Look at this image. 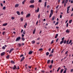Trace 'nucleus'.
I'll return each instance as SVG.
<instances>
[{
    "mask_svg": "<svg viewBox=\"0 0 73 73\" xmlns=\"http://www.w3.org/2000/svg\"><path fill=\"white\" fill-rule=\"evenodd\" d=\"M23 56L24 55L23 54H21L20 56V57H23L22 58L21 60L20 61L21 62H22V61H23V60H24V59H25V57H24Z\"/></svg>",
    "mask_w": 73,
    "mask_h": 73,
    "instance_id": "f257e3e1",
    "label": "nucleus"
},
{
    "mask_svg": "<svg viewBox=\"0 0 73 73\" xmlns=\"http://www.w3.org/2000/svg\"><path fill=\"white\" fill-rule=\"evenodd\" d=\"M68 1L67 2H66V0H64L62 1V3L64 4V5H66V3H68Z\"/></svg>",
    "mask_w": 73,
    "mask_h": 73,
    "instance_id": "f03ea898",
    "label": "nucleus"
},
{
    "mask_svg": "<svg viewBox=\"0 0 73 73\" xmlns=\"http://www.w3.org/2000/svg\"><path fill=\"white\" fill-rule=\"evenodd\" d=\"M29 2L31 3H34L35 1L34 0H32L30 1Z\"/></svg>",
    "mask_w": 73,
    "mask_h": 73,
    "instance_id": "7ed1b4c3",
    "label": "nucleus"
},
{
    "mask_svg": "<svg viewBox=\"0 0 73 73\" xmlns=\"http://www.w3.org/2000/svg\"><path fill=\"white\" fill-rule=\"evenodd\" d=\"M24 45V43H23L22 44H20V43L19 44V46H20L21 45Z\"/></svg>",
    "mask_w": 73,
    "mask_h": 73,
    "instance_id": "20e7f679",
    "label": "nucleus"
},
{
    "mask_svg": "<svg viewBox=\"0 0 73 73\" xmlns=\"http://www.w3.org/2000/svg\"><path fill=\"white\" fill-rule=\"evenodd\" d=\"M39 9L38 7V8L37 10H35V11L36 13L37 12H38L39 11Z\"/></svg>",
    "mask_w": 73,
    "mask_h": 73,
    "instance_id": "39448f33",
    "label": "nucleus"
},
{
    "mask_svg": "<svg viewBox=\"0 0 73 73\" xmlns=\"http://www.w3.org/2000/svg\"><path fill=\"white\" fill-rule=\"evenodd\" d=\"M5 54V52H3L1 54V56H3V55H4Z\"/></svg>",
    "mask_w": 73,
    "mask_h": 73,
    "instance_id": "423d86ee",
    "label": "nucleus"
},
{
    "mask_svg": "<svg viewBox=\"0 0 73 73\" xmlns=\"http://www.w3.org/2000/svg\"><path fill=\"white\" fill-rule=\"evenodd\" d=\"M31 15L30 14H28L26 16V17L28 18V17H29Z\"/></svg>",
    "mask_w": 73,
    "mask_h": 73,
    "instance_id": "0eeeda50",
    "label": "nucleus"
},
{
    "mask_svg": "<svg viewBox=\"0 0 73 73\" xmlns=\"http://www.w3.org/2000/svg\"><path fill=\"white\" fill-rule=\"evenodd\" d=\"M13 70L15 69H16V66L14 65V67H13L12 68Z\"/></svg>",
    "mask_w": 73,
    "mask_h": 73,
    "instance_id": "6e6552de",
    "label": "nucleus"
},
{
    "mask_svg": "<svg viewBox=\"0 0 73 73\" xmlns=\"http://www.w3.org/2000/svg\"><path fill=\"white\" fill-rule=\"evenodd\" d=\"M30 8H34V6L33 5H31L29 7Z\"/></svg>",
    "mask_w": 73,
    "mask_h": 73,
    "instance_id": "1a4fd4ad",
    "label": "nucleus"
},
{
    "mask_svg": "<svg viewBox=\"0 0 73 73\" xmlns=\"http://www.w3.org/2000/svg\"><path fill=\"white\" fill-rule=\"evenodd\" d=\"M70 32V31H69L68 29H67L66 31V32L67 33H69Z\"/></svg>",
    "mask_w": 73,
    "mask_h": 73,
    "instance_id": "9d476101",
    "label": "nucleus"
},
{
    "mask_svg": "<svg viewBox=\"0 0 73 73\" xmlns=\"http://www.w3.org/2000/svg\"><path fill=\"white\" fill-rule=\"evenodd\" d=\"M33 52V51H30V52H29L28 54H31Z\"/></svg>",
    "mask_w": 73,
    "mask_h": 73,
    "instance_id": "9b49d317",
    "label": "nucleus"
},
{
    "mask_svg": "<svg viewBox=\"0 0 73 73\" xmlns=\"http://www.w3.org/2000/svg\"><path fill=\"white\" fill-rule=\"evenodd\" d=\"M70 6H69L67 8V11H69L70 10Z\"/></svg>",
    "mask_w": 73,
    "mask_h": 73,
    "instance_id": "f8f14e48",
    "label": "nucleus"
},
{
    "mask_svg": "<svg viewBox=\"0 0 73 73\" xmlns=\"http://www.w3.org/2000/svg\"><path fill=\"white\" fill-rule=\"evenodd\" d=\"M7 23H4V24H3L2 25V26H6V25H7Z\"/></svg>",
    "mask_w": 73,
    "mask_h": 73,
    "instance_id": "ddd939ff",
    "label": "nucleus"
},
{
    "mask_svg": "<svg viewBox=\"0 0 73 73\" xmlns=\"http://www.w3.org/2000/svg\"><path fill=\"white\" fill-rule=\"evenodd\" d=\"M27 26V23H25V25H24V27L25 28H26V26Z\"/></svg>",
    "mask_w": 73,
    "mask_h": 73,
    "instance_id": "4468645a",
    "label": "nucleus"
},
{
    "mask_svg": "<svg viewBox=\"0 0 73 73\" xmlns=\"http://www.w3.org/2000/svg\"><path fill=\"white\" fill-rule=\"evenodd\" d=\"M54 49L53 48L51 51V53H53L54 52Z\"/></svg>",
    "mask_w": 73,
    "mask_h": 73,
    "instance_id": "2eb2a0df",
    "label": "nucleus"
},
{
    "mask_svg": "<svg viewBox=\"0 0 73 73\" xmlns=\"http://www.w3.org/2000/svg\"><path fill=\"white\" fill-rule=\"evenodd\" d=\"M20 19L21 21H23V20H24L23 19V17H21L20 18Z\"/></svg>",
    "mask_w": 73,
    "mask_h": 73,
    "instance_id": "dca6fc26",
    "label": "nucleus"
},
{
    "mask_svg": "<svg viewBox=\"0 0 73 73\" xmlns=\"http://www.w3.org/2000/svg\"><path fill=\"white\" fill-rule=\"evenodd\" d=\"M61 69V68L60 67H58V69L57 70V72H58V71H59V70L60 69Z\"/></svg>",
    "mask_w": 73,
    "mask_h": 73,
    "instance_id": "f3484780",
    "label": "nucleus"
},
{
    "mask_svg": "<svg viewBox=\"0 0 73 73\" xmlns=\"http://www.w3.org/2000/svg\"><path fill=\"white\" fill-rule=\"evenodd\" d=\"M49 54V52H47L46 53V56H48V55Z\"/></svg>",
    "mask_w": 73,
    "mask_h": 73,
    "instance_id": "a211bd4d",
    "label": "nucleus"
},
{
    "mask_svg": "<svg viewBox=\"0 0 73 73\" xmlns=\"http://www.w3.org/2000/svg\"><path fill=\"white\" fill-rule=\"evenodd\" d=\"M46 4H47V2H45V3H44V7H46Z\"/></svg>",
    "mask_w": 73,
    "mask_h": 73,
    "instance_id": "6ab92c4d",
    "label": "nucleus"
},
{
    "mask_svg": "<svg viewBox=\"0 0 73 73\" xmlns=\"http://www.w3.org/2000/svg\"><path fill=\"white\" fill-rule=\"evenodd\" d=\"M50 60H48L47 61V64H49L50 62Z\"/></svg>",
    "mask_w": 73,
    "mask_h": 73,
    "instance_id": "aec40b11",
    "label": "nucleus"
},
{
    "mask_svg": "<svg viewBox=\"0 0 73 73\" xmlns=\"http://www.w3.org/2000/svg\"><path fill=\"white\" fill-rule=\"evenodd\" d=\"M26 1V0H24V1H23L22 3L23 4H24V3H25V2Z\"/></svg>",
    "mask_w": 73,
    "mask_h": 73,
    "instance_id": "412c9836",
    "label": "nucleus"
},
{
    "mask_svg": "<svg viewBox=\"0 0 73 73\" xmlns=\"http://www.w3.org/2000/svg\"><path fill=\"white\" fill-rule=\"evenodd\" d=\"M66 42H67L65 40H64V42L63 41V42L64 44H65Z\"/></svg>",
    "mask_w": 73,
    "mask_h": 73,
    "instance_id": "4be33fe9",
    "label": "nucleus"
},
{
    "mask_svg": "<svg viewBox=\"0 0 73 73\" xmlns=\"http://www.w3.org/2000/svg\"><path fill=\"white\" fill-rule=\"evenodd\" d=\"M19 6V4H17L15 6V7L16 8V7H17Z\"/></svg>",
    "mask_w": 73,
    "mask_h": 73,
    "instance_id": "5701e85b",
    "label": "nucleus"
},
{
    "mask_svg": "<svg viewBox=\"0 0 73 73\" xmlns=\"http://www.w3.org/2000/svg\"><path fill=\"white\" fill-rule=\"evenodd\" d=\"M53 56V55L52 54H50L49 55V57H51V56Z\"/></svg>",
    "mask_w": 73,
    "mask_h": 73,
    "instance_id": "b1692460",
    "label": "nucleus"
},
{
    "mask_svg": "<svg viewBox=\"0 0 73 73\" xmlns=\"http://www.w3.org/2000/svg\"><path fill=\"white\" fill-rule=\"evenodd\" d=\"M22 39L23 41H24V40H25V38L23 37H22Z\"/></svg>",
    "mask_w": 73,
    "mask_h": 73,
    "instance_id": "393cba45",
    "label": "nucleus"
},
{
    "mask_svg": "<svg viewBox=\"0 0 73 73\" xmlns=\"http://www.w3.org/2000/svg\"><path fill=\"white\" fill-rule=\"evenodd\" d=\"M54 42V40H52V42H51L50 44H51L52 43H53Z\"/></svg>",
    "mask_w": 73,
    "mask_h": 73,
    "instance_id": "a878e982",
    "label": "nucleus"
},
{
    "mask_svg": "<svg viewBox=\"0 0 73 73\" xmlns=\"http://www.w3.org/2000/svg\"><path fill=\"white\" fill-rule=\"evenodd\" d=\"M11 62L12 64H14L15 63V62H14L13 60L11 61Z\"/></svg>",
    "mask_w": 73,
    "mask_h": 73,
    "instance_id": "bb28decb",
    "label": "nucleus"
},
{
    "mask_svg": "<svg viewBox=\"0 0 73 73\" xmlns=\"http://www.w3.org/2000/svg\"><path fill=\"white\" fill-rule=\"evenodd\" d=\"M52 14H52V13H50V16H49V17L50 18L51 17V16L52 15Z\"/></svg>",
    "mask_w": 73,
    "mask_h": 73,
    "instance_id": "cd10ccee",
    "label": "nucleus"
},
{
    "mask_svg": "<svg viewBox=\"0 0 73 73\" xmlns=\"http://www.w3.org/2000/svg\"><path fill=\"white\" fill-rule=\"evenodd\" d=\"M36 29H35L34 31L33 32V34H34L35 33V31H36Z\"/></svg>",
    "mask_w": 73,
    "mask_h": 73,
    "instance_id": "c85d7f7f",
    "label": "nucleus"
},
{
    "mask_svg": "<svg viewBox=\"0 0 73 73\" xmlns=\"http://www.w3.org/2000/svg\"><path fill=\"white\" fill-rule=\"evenodd\" d=\"M63 70H64L63 69H61L60 71V73H62V72H63Z\"/></svg>",
    "mask_w": 73,
    "mask_h": 73,
    "instance_id": "c756f323",
    "label": "nucleus"
},
{
    "mask_svg": "<svg viewBox=\"0 0 73 73\" xmlns=\"http://www.w3.org/2000/svg\"><path fill=\"white\" fill-rule=\"evenodd\" d=\"M72 21V20H70L69 21V23L70 24L71 23Z\"/></svg>",
    "mask_w": 73,
    "mask_h": 73,
    "instance_id": "7c9ffc66",
    "label": "nucleus"
},
{
    "mask_svg": "<svg viewBox=\"0 0 73 73\" xmlns=\"http://www.w3.org/2000/svg\"><path fill=\"white\" fill-rule=\"evenodd\" d=\"M58 36V34H56L55 36V38H56Z\"/></svg>",
    "mask_w": 73,
    "mask_h": 73,
    "instance_id": "2f4dec72",
    "label": "nucleus"
},
{
    "mask_svg": "<svg viewBox=\"0 0 73 73\" xmlns=\"http://www.w3.org/2000/svg\"><path fill=\"white\" fill-rule=\"evenodd\" d=\"M51 13H50L53 14V11H52V10H51V12H50Z\"/></svg>",
    "mask_w": 73,
    "mask_h": 73,
    "instance_id": "473e14b6",
    "label": "nucleus"
},
{
    "mask_svg": "<svg viewBox=\"0 0 73 73\" xmlns=\"http://www.w3.org/2000/svg\"><path fill=\"white\" fill-rule=\"evenodd\" d=\"M59 22L58 21L56 23V24H55V25H58V24Z\"/></svg>",
    "mask_w": 73,
    "mask_h": 73,
    "instance_id": "72a5a7b5",
    "label": "nucleus"
},
{
    "mask_svg": "<svg viewBox=\"0 0 73 73\" xmlns=\"http://www.w3.org/2000/svg\"><path fill=\"white\" fill-rule=\"evenodd\" d=\"M64 42V41L63 40H62L61 42H60V44H62L63 43V42Z\"/></svg>",
    "mask_w": 73,
    "mask_h": 73,
    "instance_id": "f704fd0d",
    "label": "nucleus"
},
{
    "mask_svg": "<svg viewBox=\"0 0 73 73\" xmlns=\"http://www.w3.org/2000/svg\"><path fill=\"white\" fill-rule=\"evenodd\" d=\"M52 65H50L49 66L50 68V69H51V68H52Z\"/></svg>",
    "mask_w": 73,
    "mask_h": 73,
    "instance_id": "c9c22d12",
    "label": "nucleus"
},
{
    "mask_svg": "<svg viewBox=\"0 0 73 73\" xmlns=\"http://www.w3.org/2000/svg\"><path fill=\"white\" fill-rule=\"evenodd\" d=\"M38 21L36 23V25H38Z\"/></svg>",
    "mask_w": 73,
    "mask_h": 73,
    "instance_id": "e433bc0d",
    "label": "nucleus"
},
{
    "mask_svg": "<svg viewBox=\"0 0 73 73\" xmlns=\"http://www.w3.org/2000/svg\"><path fill=\"white\" fill-rule=\"evenodd\" d=\"M11 18L12 20H14V19H15V17H11Z\"/></svg>",
    "mask_w": 73,
    "mask_h": 73,
    "instance_id": "4c0bfd02",
    "label": "nucleus"
},
{
    "mask_svg": "<svg viewBox=\"0 0 73 73\" xmlns=\"http://www.w3.org/2000/svg\"><path fill=\"white\" fill-rule=\"evenodd\" d=\"M32 43H33V44H34L35 43V41H34V40H33L32 41Z\"/></svg>",
    "mask_w": 73,
    "mask_h": 73,
    "instance_id": "58836bf2",
    "label": "nucleus"
},
{
    "mask_svg": "<svg viewBox=\"0 0 73 73\" xmlns=\"http://www.w3.org/2000/svg\"><path fill=\"white\" fill-rule=\"evenodd\" d=\"M9 55H8L6 56V58H9Z\"/></svg>",
    "mask_w": 73,
    "mask_h": 73,
    "instance_id": "ea45409f",
    "label": "nucleus"
},
{
    "mask_svg": "<svg viewBox=\"0 0 73 73\" xmlns=\"http://www.w3.org/2000/svg\"><path fill=\"white\" fill-rule=\"evenodd\" d=\"M5 47L4 46H3L2 47V49H5Z\"/></svg>",
    "mask_w": 73,
    "mask_h": 73,
    "instance_id": "a19ab883",
    "label": "nucleus"
},
{
    "mask_svg": "<svg viewBox=\"0 0 73 73\" xmlns=\"http://www.w3.org/2000/svg\"><path fill=\"white\" fill-rule=\"evenodd\" d=\"M16 41H19V37H18L17 38Z\"/></svg>",
    "mask_w": 73,
    "mask_h": 73,
    "instance_id": "79ce46f5",
    "label": "nucleus"
},
{
    "mask_svg": "<svg viewBox=\"0 0 73 73\" xmlns=\"http://www.w3.org/2000/svg\"><path fill=\"white\" fill-rule=\"evenodd\" d=\"M43 49V48H41L39 49V51H41V50H42Z\"/></svg>",
    "mask_w": 73,
    "mask_h": 73,
    "instance_id": "37998d69",
    "label": "nucleus"
},
{
    "mask_svg": "<svg viewBox=\"0 0 73 73\" xmlns=\"http://www.w3.org/2000/svg\"><path fill=\"white\" fill-rule=\"evenodd\" d=\"M53 62H54V60H51V64H53Z\"/></svg>",
    "mask_w": 73,
    "mask_h": 73,
    "instance_id": "c03bdc74",
    "label": "nucleus"
},
{
    "mask_svg": "<svg viewBox=\"0 0 73 73\" xmlns=\"http://www.w3.org/2000/svg\"><path fill=\"white\" fill-rule=\"evenodd\" d=\"M64 37L62 38L61 39L62 40H63V41H64Z\"/></svg>",
    "mask_w": 73,
    "mask_h": 73,
    "instance_id": "a18cd8bd",
    "label": "nucleus"
},
{
    "mask_svg": "<svg viewBox=\"0 0 73 73\" xmlns=\"http://www.w3.org/2000/svg\"><path fill=\"white\" fill-rule=\"evenodd\" d=\"M69 24L68 23H67L66 24V27H67L68 26Z\"/></svg>",
    "mask_w": 73,
    "mask_h": 73,
    "instance_id": "49530a36",
    "label": "nucleus"
},
{
    "mask_svg": "<svg viewBox=\"0 0 73 73\" xmlns=\"http://www.w3.org/2000/svg\"><path fill=\"white\" fill-rule=\"evenodd\" d=\"M54 19H55V17H53L52 18V20H54Z\"/></svg>",
    "mask_w": 73,
    "mask_h": 73,
    "instance_id": "de8ad7c7",
    "label": "nucleus"
},
{
    "mask_svg": "<svg viewBox=\"0 0 73 73\" xmlns=\"http://www.w3.org/2000/svg\"><path fill=\"white\" fill-rule=\"evenodd\" d=\"M21 13L22 15H23L24 14V12H21Z\"/></svg>",
    "mask_w": 73,
    "mask_h": 73,
    "instance_id": "09e8293b",
    "label": "nucleus"
},
{
    "mask_svg": "<svg viewBox=\"0 0 73 73\" xmlns=\"http://www.w3.org/2000/svg\"><path fill=\"white\" fill-rule=\"evenodd\" d=\"M22 37H23L24 36V35L23 34H22Z\"/></svg>",
    "mask_w": 73,
    "mask_h": 73,
    "instance_id": "8fccbe9b",
    "label": "nucleus"
},
{
    "mask_svg": "<svg viewBox=\"0 0 73 73\" xmlns=\"http://www.w3.org/2000/svg\"><path fill=\"white\" fill-rule=\"evenodd\" d=\"M50 51L51 50V48L50 47L49 49H48Z\"/></svg>",
    "mask_w": 73,
    "mask_h": 73,
    "instance_id": "3c124183",
    "label": "nucleus"
},
{
    "mask_svg": "<svg viewBox=\"0 0 73 73\" xmlns=\"http://www.w3.org/2000/svg\"><path fill=\"white\" fill-rule=\"evenodd\" d=\"M23 33L24 34H25V31H24Z\"/></svg>",
    "mask_w": 73,
    "mask_h": 73,
    "instance_id": "603ef678",
    "label": "nucleus"
},
{
    "mask_svg": "<svg viewBox=\"0 0 73 73\" xmlns=\"http://www.w3.org/2000/svg\"><path fill=\"white\" fill-rule=\"evenodd\" d=\"M66 70H65L64 71L63 73H66Z\"/></svg>",
    "mask_w": 73,
    "mask_h": 73,
    "instance_id": "864d4df0",
    "label": "nucleus"
},
{
    "mask_svg": "<svg viewBox=\"0 0 73 73\" xmlns=\"http://www.w3.org/2000/svg\"><path fill=\"white\" fill-rule=\"evenodd\" d=\"M38 16V18L39 19L40 18V14H39V15Z\"/></svg>",
    "mask_w": 73,
    "mask_h": 73,
    "instance_id": "5fc2aeb1",
    "label": "nucleus"
},
{
    "mask_svg": "<svg viewBox=\"0 0 73 73\" xmlns=\"http://www.w3.org/2000/svg\"><path fill=\"white\" fill-rule=\"evenodd\" d=\"M69 39L66 42L67 43L66 44H68V43L69 42Z\"/></svg>",
    "mask_w": 73,
    "mask_h": 73,
    "instance_id": "6e6d98bb",
    "label": "nucleus"
},
{
    "mask_svg": "<svg viewBox=\"0 0 73 73\" xmlns=\"http://www.w3.org/2000/svg\"><path fill=\"white\" fill-rule=\"evenodd\" d=\"M5 34V32H3V33H2V35H4V34Z\"/></svg>",
    "mask_w": 73,
    "mask_h": 73,
    "instance_id": "4d7b16f0",
    "label": "nucleus"
},
{
    "mask_svg": "<svg viewBox=\"0 0 73 73\" xmlns=\"http://www.w3.org/2000/svg\"><path fill=\"white\" fill-rule=\"evenodd\" d=\"M68 52V51H66V53H65V54H67Z\"/></svg>",
    "mask_w": 73,
    "mask_h": 73,
    "instance_id": "13d9d810",
    "label": "nucleus"
},
{
    "mask_svg": "<svg viewBox=\"0 0 73 73\" xmlns=\"http://www.w3.org/2000/svg\"><path fill=\"white\" fill-rule=\"evenodd\" d=\"M13 49H14L13 48H12V49H11L10 50V51H11V52H12V50H13Z\"/></svg>",
    "mask_w": 73,
    "mask_h": 73,
    "instance_id": "bf43d9fd",
    "label": "nucleus"
},
{
    "mask_svg": "<svg viewBox=\"0 0 73 73\" xmlns=\"http://www.w3.org/2000/svg\"><path fill=\"white\" fill-rule=\"evenodd\" d=\"M21 39V37H19V40H20Z\"/></svg>",
    "mask_w": 73,
    "mask_h": 73,
    "instance_id": "052dcab7",
    "label": "nucleus"
},
{
    "mask_svg": "<svg viewBox=\"0 0 73 73\" xmlns=\"http://www.w3.org/2000/svg\"><path fill=\"white\" fill-rule=\"evenodd\" d=\"M72 42V40H71L69 42V43H70Z\"/></svg>",
    "mask_w": 73,
    "mask_h": 73,
    "instance_id": "680f3d73",
    "label": "nucleus"
},
{
    "mask_svg": "<svg viewBox=\"0 0 73 73\" xmlns=\"http://www.w3.org/2000/svg\"><path fill=\"white\" fill-rule=\"evenodd\" d=\"M42 1L41 0H39L38 1V2H41Z\"/></svg>",
    "mask_w": 73,
    "mask_h": 73,
    "instance_id": "e2e57ef3",
    "label": "nucleus"
},
{
    "mask_svg": "<svg viewBox=\"0 0 73 73\" xmlns=\"http://www.w3.org/2000/svg\"><path fill=\"white\" fill-rule=\"evenodd\" d=\"M49 7H50V6L49 5H47V8H48Z\"/></svg>",
    "mask_w": 73,
    "mask_h": 73,
    "instance_id": "0e129e2a",
    "label": "nucleus"
},
{
    "mask_svg": "<svg viewBox=\"0 0 73 73\" xmlns=\"http://www.w3.org/2000/svg\"><path fill=\"white\" fill-rule=\"evenodd\" d=\"M3 9H5V7H4L3 8Z\"/></svg>",
    "mask_w": 73,
    "mask_h": 73,
    "instance_id": "69168bd1",
    "label": "nucleus"
},
{
    "mask_svg": "<svg viewBox=\"0 0 73 73\" xmlns=\"http://www.w3.org/2000/svg\"><path fill=\"white\" fill-rule=\"evenodd\" d=\"M73 72V69H72L71 70V72Z\"/></svg>",
    "mask_w": 73,
    "mask_h": 73,
    "instance_id": "338daca9",
    "label": "nucleus"
},
{
    "mask_svg": "<svg viewBox=\"0 0 73 73\" xmlns=\"http://www.w3.org/2000/svg\"><path fill=\"white\" fill-rule=\"evenodd\" d=\"M69 13V11H67V13Z\"/></svg>",
    "mask_w": 73,
    "mask_h": 73,
    "instance_id": "774afa93",
    "label": "nucleus"
}]
</instances>
